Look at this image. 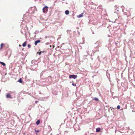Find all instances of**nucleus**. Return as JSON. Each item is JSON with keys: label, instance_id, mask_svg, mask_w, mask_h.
I'll use <instances>...</instances> for the list:
<instances>
[{"label": "nucleus", "instance_id": "nucleus-24", "mask_svg": "<svg viewBox=\"0 0 135 135\" xmlns=\"http://www.w3.org/2000/svg\"><path fill=\"white\" fill-rule=\"evenodd\" d=\"M121 8L122 9V11L123 12H124V11H123V9H124V6H121Z\"/></svg>", "mask_w": 135, "mask_h": 135}, {"label": "nucleus", "instance_id": "nucleus-37", "mask_svg": "<svg viewBox=\"0 0 135 135\" xmlns=\"http://www.w3.org/2000/svg\"><path fill=\"white\" fill-rule=\"evenodd\" d=\"M115 45H116L117 44V43L116 42H115Z\"/></svg>", "mask_w": 135, "mask_h": 135}, {"label": "nucleus", "instance_id": "nucleus-40", "mask_svg": "<svg viewBox=\"0 0 135 135\" xmlns=\"http://www.w3.org/2000/svg\"><path fill=\"white\" fill-rule=\"evenodd\" d=\"M7 55V54H6V56Z\"/></svg>", "mask_w": 135, "mask_h": 135}, {"label": "nucleus", "instance_id": "nucleus-12", "mask_svg": "<svg viewBox=\"0 0 135 135\" xmlns=\"http://www.w3.org/2000/svg\"><path fill=\"white\" fill-rule=\"evenodd\" d=\"M27 41H25V42L22 44V46L23 47H25L27 44Z\"/></svg>", "mask_w": 135, "mask_h": 135}, {"label": "nucleus", "instance_id": "nucleus-13", "mask_svg": "<svg viewBox=\"0 0 135 135\" xmlns=\"http://www.w3.org/2000/svg\"><path fill=\"white\" fill-rule=\"evenodd\" d=\"M100 128H98L96 129V132H100Z\"/></svg>", "mask_w": 135, "mask_h": 135}, {"label": "nucleus", "instance_id": "nucleus-34", "mask_svg": "<svg viewBox=\"0 0 135 135\" xmlns=\"http://www.w3.org/2000/svg\"><path fill=\"white\" fill-rule=\"evenodd\" d=\"M39 93L40 94H41L42 93L40 91H39Z\"/></svg>", "mask_w": 135, "mask_h": 135}, {"label": "nucleus", "instance_id": "nucleus-7", "mask_svg": "<svg viewBox=\"0 0 135 135\" xmlns=\"http://www.w3.org/2000/svg\"><path fill=\"white\" fill-rule=\"evenodd\" d=\"M10 93L11 95H12V97H15V95L16 94V92L15 91H10Z\"/></svg>", "mask_w": 135, "mask_h": 135}, {"label": "nucleus", "instance_id": "nucleus-20", "mask_svg": "<svg viewBox=\"0 0 135 135\" xmlns=\"http://www.w3.org/2000/svg\"><path fill=\"white\" fill-rule=\"evenodd\" d=\"M99 42L97 41L95 44V46H97L99 45Z\"/></svg>", "mask_w": 135, "mask_h": 135}, {"label": "nucleus", "instance_id": "nucleus-33", "mask_svg": "<svg viewBox=\"0 0 135 135\" xmlns=\"http://www.w3.org/2000/svg\"><path fill=\"white\" fill-rule=\"evenodd\" d=\"M46 44V45H49V43H48V42H47V43H46V44Z\"/></svg>", "mask_w": 135, "mask_h": 135}, {"label": "nucleus", "instance_id": "nucleus-9", "mask_svg": "<svg viewBox=\"0 0 135 135\" xmlns=\"http://www.w3.org/2000/svg\"><path fill=\"white\" fill-rule=\"evenodd\" d=\"M84 12H83L81 13V14H80L79 15L77 16V17L78 18H80V17H82L83 16Z\"/></svg>", "mask_w": 135, "mask_h": 135}, {"label": "nucleus", "instance_id": "nucleus-27", "mask_svg": "<svg viewBox=\"0 0 135 135\" xmlns=\"http://www.w3.org/2000/svg\"><path fill=\"white\" fill-rule=\"evenodd\" d=\"M27 47H28L30 48L31 47V45L30 44H28L27 45Z\"/></svg>", "mask_w": 135, "mask_h": 135}, {"label": "nucleus", "instance_id": "nucleus-39", "mask_svg": "<svg viewBox=\"0 0 135 135\" xmlns=\"http://www.w3.org/2000/svg\"><path fill=\"white\" fill-rule=\"evenodd\" d=\"M19 46H21V45H19Z\"/></svg>", "mask_w": 135, "mask_h": 135}, {"label": "nucleus", "instance_id": "nucleus-4", "mask_svg": "<svg viewBox=\"0 0 135 135\" xmlns=\"http://www.w3.org/2000/svg\"><path fill=\"white\" fill-rule=\"evenodd\" d=\"M77 75L75 74L70 75L69 76V78L70 79L73 78L74 79H75L77 78Z\"/></svg>", "mask_w": 135, "mask_h": 135}, {"label": "nucleus", "instance_id": "nucleus-38", "mask_svg": "<svg viewBox=\"0 0 135 135\" xmlns=\"http://www.w3.org/2000/svg\"><path fill=\"white\" fill-rule=\"evenodd\" d=\"M51 47V45H50V47Z\"/></svg>", "mask_w": 135, "mask_h": 135}, {"label": "nucleus", "instance_id": "nucleus-25", "mask_svg": "<svg viewBox=\"0 0 135 135\" xmlns=\"http://www.w3.org/2000/svg\"><path fill=\"white\" fill-rule=\"evenodd\" d=\"M72 85L74 86H76V84H74V82H73L72 84Z\"/></svg>", "mask_w": 135, "mask_h": 135}, {"label": "nucleus", "instance_id": "nucleus-18", "mask_svg": "<svg viewBox=\"0 0 135 135\" xmlns=\"http://www.w3.org/2000/svg\"><path fill=\"white\" fill-rule=\"evenodd\" d=\"M69 11L68 10H66L65 12V13L66 15H68L69 14Z\"/></svg>", "mask_w": 135, "mask_h": 135}, {"label": "nucleus", "instance_id": "nucleus-30", "mask_svg": "<svg viewBox=\"0 0 135 135\" xmlns=\"http://www.w3.org/2000/svg\"><path fill=\"white\" fill-rule=\"evenodd\" d=\"M39 102L38 101H35V103L36 104H37L38 103V102Z\"/></svg>", "mask_w": 135, "mask_h": 135}, {"label": "nucleus", "instance_id": "nucleus-26", "mask_svg": "<svg viewBox=\"0 0 135 135\" xmlns=\"http://www.w3.org/2000/svg\"><path fill=\"white\" fill-rule=\"evenodd\" d=\"M38 31L36 30V31L35 32V34H37L38 33Z\"/></svg>", "mask_w": 135, "mask_h": 135}, {"label": "nucleus", "instance_id": "nucleus-17", "mask_svg": "<svg viewBox=\"0 0 135 135\" xmlns=\"http://www.w3.org/2000/svg\"><path fill=\"white\" fill-rule=\"evenodd\" d=\"M114 7L115 8V10H117V11H119L118 8V7L117 8V5H115L114 6Z\"/></svg>", "mask_w": 135, "mask_h": 135}, {"label": "nucleus", "instance_id": "nucleus-15", "mask_svg": "<svg viewBox=\"0 0 135 135\" xmlns=\"http://www.w3.org/2000/svg\"><path fill=\"white\" fill-rule=\"evenodd\" d=\"M40 123V121L39 119L36 122V124L37 125H38Z\"/></svg>", "mask_w": 135, "mask_h": 135}, {"label": "nucleus", "instance_id": "nucleus-19", "mask_svg": "<svg viewBox=\"0 0 135 135\" xmlns=\"http://www.w3.org/2000/svg\"><path fill=\"white\" fill-rule=\"evenodd\" d=\"M18 81L21 83H22V79L21 78H20L18 80Z\"/></svg>", "mask_w": 135, "mask_h": 135}, {"label": "nucleus", "instance_id": "nucleus-11", "mask_svg": "<svg viewBox=\"0 0 135 135\" xmlns=\"http://www.w3.org/2000/svg\"><path fill=\"white\" fill-rule=\"evenodd\" d=\"M52 93L54 95H56L57 94V92L56 91H55L54 90H53L52 91Z\"/></svg>", "mask_w": 135, "mask_h": 135}, {"label": "nucleus", "instance_id": "nucleus-23", "mask_svg": "<svg viewBox=\"0 0 135 135\" xmlns=\"http://www.w3.org/2000/svg\"><path fill=\"white\" fill-rule=\"evenodd\" d=\"M4 45V44H3V43H2L1 45V47H0V49H1L2 48V47H3V45Z\"/></svg>", "mask_w": 135, "mask_h": 135}, {"label": "nucleus", "instance_id": "nucleus-32", "mask_svg": "<svg viewBox=\"0 0 135 135\" xmlns=\"http://www.w3.org/2000/svg\"><path fill=\"white\" fill-rule=\"evenodd\" d=\"M70 30H68L67 31V32H70Z\"/></svg>", "mask_w": 135, "mask_h": 135}, {"label": "nucleus", "instance_id": "nucleus-35", "mask_svg": "<svg viewBox=\"0 0 135 135\" xmlns=\"http://www.w3.org/2000/svg\"><path fill=\"white\" fill-rule=\"evenodd\" d=\"M25 37H27L26 36V33H25Z\"/></svg>", "mask_w": 135, "mask_h": 135}, {"label": "nucleus", "instance_id": "nucleus-5", "mask_svg": "<svg viewBox=\"0 0 135 135\" xmlns=\"http://www.w3.org/2000/svg\"><path fill=\"white\" fill-rule=\"evenodd\" d=\"M109 72H108V70H107V71H106V75H107V78L109 79V81L110 82L111 81V80H110V73H109Z\"/></svg>", "mask_w": 135, "mask_h": 135}, {"label": "nucleus", "instance_id": "nucleus-10", "mask_svg": "<svg viewBox=\"0 0 135 135\" xmlns=\"http://www.w3.org/2000/svg\"><path fill=\"white\" fill-rule=\"evenodd\" d=\"M36 61L35 60H32L31 61V65H34L35 64H36L35 63V62H36Z\"/></svg>", "mask_w": 135, "mask_h": 135}, {"label": "nucleus", "instance_id": "nucleus-3", "mask_svg": "<svg viewBox=\"0 0 135 135\" xmlns=\"http://www.w3.org/2000/svg\"><path fill=\"white\" fill-rule=\"evenodd\" d=\"M48 10V7L47 6H45L42 9L43 12L45 13H46Z\"/></svg>", "mask_w": 135, "mask_h": 135}, {"label": "nucleus", "instance_id": "nucleus-29", "mask_svg": "<svg viewBox=\"0 0 135 135\" xmlns=\"http://www.w3.org/2000/svg\"><path fill=\"white\" fill-rule=\"evenodd\" d=\"M37 54H38V55H41V52H37Z\"/></svg>", "mask_w": 135, "mask_h": 135}, {"label": "nucleus", "instance_id": "nucleus-36", "mask_svg": "<svg viewBox=\"0 0 135 135\" xmlns=\"http://www.w3.org/2000/svg\"><path fill=\"white\" fill-rule=\"evenodd\" d=\"M112 98H113V99H114L115 98V97H112Z\"/></svg>", "mask_w": 135, "mask_h": 135}, {"label": "nucleus", "instance_id": "nucleus-1", "mask_svg": "<svg viewBox=\"0 0 135 135\" xmlns=\"http://www.w3.org/2000/svg\"><path fill=\"white\" fill-rule=\"evenodd\" d=\"M52 80L51 78V77L50 76H48L47 78L45 79L41 82V85H49L52 82Z\"/></svg>", "mask_w": 135, "mask_h": 135}, {"label": "nucleus", "instance_id": "nucleus-8", "mask_svg": "<svg viewBox=\"0 0 135 135\" xmlns=\"http://www.w3.org/2000/svg\"><path fill=\"white\" fill-rule=\"evenodd\" d=\"M41 42V40H38L35 41L34 44L35 45H36L38 43Z\"/></svg>", "mask_w": 135, "mask_h": 135}, {"label": "nucleus", "instance_id": "nucleus-2", "mask_svg": "<svg viewBox=\"0 0 135 135\" xmlns=\"http://www.w3.org/2000/svg\"><path fill=\"white\" fill-rule=\"evenodd\" d=\"M37 66V64L31 65L30 66V69L31 70H35L36 69Z\"/></svg>", "mask_w": 135, "mask_h": 135}, {"label": "nucleus", "instance_id": "nucleus-41", "mask_svg": "<svg viewBox=\"0 0 135 135\" xmlns=\"http://www.w3.org/2000/svg\"><path fill=\"white\" fill-rule=\"evenodd\" d=\"M62 0V1H65V0Z\"/></svg>", "mask_w": 135, "mask_h": 135}, {"label": "nucleus", "instance_id": "nucleus-21", "mask_svg": "<svg viewBox=\"0 0 135 135\" xmlns=\"http://www.w3.org/2000/svg\"><path fill=\"white\" fill-rule=\"evenodd\" d=\"M93 100H95L96 101H99V99L98 98H93Z\"/></svg>", "mask_w": 135, "mask_h": 135}, {"label": "nucleus", "instance_id": "nucleus-31", "mask_svg": "<svg viewBox=\"0 0 135 135\" xmlns=\"http://www.w3.org/2000/svg\"><path fill=\"white\" fill-rule=\"evenodd\" d=\"M45 52V51H40L41 52V53H44Z\"/></svg>", "mask_w": 135, "mask_h": 135}, {"label": "nucleus", "instance_id": "nucleus-22", "mask_svg": "<svg viewBox=\"0 0 135 135\" xmlns=\"http://www.w3.org/2000/svg\"><path fill=\"white\" fill-rule=\"evenodd\" d=\"M35 131L36 134L38 132L40 131L39 130H36V129H35Z\"/></svg>", "mask_w": 135, "mask_h": 135}, {"label": "nucleus", "instance_id": "nucleus-42", "mask_svg": "<svg viewBox=\"0 0 135 135\" xmlns=\"http://www.w3.org/2000/svg\"><path fill=\"white\" fill-rule=\"evenodd\" d=\"M93 34H94V32H93Z\"/></svg>", "mask_w": 135, "mask_h": 135}, {"label": "nucleus", "instance_id": "nucleus-16", "mask_svg": "<svg viewBox=\"0 0 135 135\" xmlns=\"http://www.w3.org/2000/svg\"><path fill=\"white\" fill-rule=\"evenodd\" d=\"M0 64H1L2 65L4 66H5L6 65V64L5 63L3 62L0 61Z\"/></svg>", "mask_w": 135, "mask_h": 135}, {"label": "nucleus", "instance_id": "nucleus-6", "mask_svg": "<svg viewBox=\"0 0 135 135\" xmlns=\"http://www.w3.org/2000/svg\"><path fill=\"white\" fill-rule=\"evenodd\" d=\"M12 95H11L10 93H8L6 95V98H10V99H12L14 98V97H12Z\"/></svg>", "mask_w": 135, "mask_h": 135}, {"label": "nucleus", "instance_id": "nucleus-28", "mask_svg": "<svg viewBox=\"0 0 135 135\" xmlns=\"http://www.w3.org/2000/svg\"><path fill=\"white\" fill-rule=\"evenodd\" d=\"M120 108V106L119 105H118L117 106V109H119Z\"/></svg>", "mask_w": 135, "mask_h": 135}, {"label": "nucleus", "instance_id": "nucleus-14", "mask_svg": "<svg viewBox=\"0 0 135 135\" xmlns=\"http://www.w3.org/2000/svg\"><path fill=\"white\" fill-rule=\"evenodd\" d=\"M45 72V70H44L41 73L40 76H42L44 74Z\"/></svg>", "mask_w": 135, "mask_h": 135}]
</instances>
